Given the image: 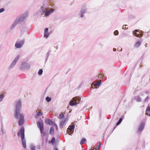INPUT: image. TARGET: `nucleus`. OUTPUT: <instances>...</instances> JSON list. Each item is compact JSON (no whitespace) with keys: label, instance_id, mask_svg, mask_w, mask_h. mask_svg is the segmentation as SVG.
<instances>
[{"label":"nucleus","instance_id":"nucleus-1","mask_svg":"<svg viewBox=\"0 0 150 150\" xmlns=\"http://www.w3.org/2000/svg\"><path fill=\"white\" fill-rule=\"evenodd\" d=\"M13 104L15 107V113H14L15 117L17 119H20L18 124L19 126H21L24 123V115L20 113L22 107L21 101L20 100H16Z\"/></svg>","mask_w":150,"mask_h":150},{"label":"nucleus","instance_id":"nucleus-2","mask_svg":"<svg viewBox=\"0 0 150 150\" xmlns=\"http://www.w3.org/2000/svg\"><path fill=\"white\" fill-rule=\"evenodd\" d=\"M17 135L18 137L21 136V143L23 147L26 148V139L25 137V129L23 126H22L17 132Z\"/></svg>","mask_w":150,"mask_h":150},{"label":"nucleus","instance_id":"nucleus-3","mask_svg":"<svg viewBox=\"0 0 150 150\" xmlns=\"http://www.w3.org/2000/svg\"><path fill=\"white\" fill-rule=\"evenodd\" d=\"M28 13L27 12H25L21 16L17 18L13 23L11 26L10 29H13L18 23L23 21L25 19L28 17Z\"/></svg>","mask_w":150,"mask_h":150},{"label":"nucleus","instance_id":"nucleus-4","mask_svg":"<svg viewBox=\"0 0 150 150\" xmlns=\"http://www.w3.org/2000/svg\"><path fill=\"white\" fill-rule=\"evenodd\" d=\"M47 5L44 4L41 8L36 12V15L38 17H41L44 14V12L47 10Z\"/></svg>","mask_w":150,"mask_h":150},{"label":"nucleus","instance_id":"nucleus-5","mask_svg":"<svg viewBox=\"0 0 150 150\" xmlns=\"http://www.w3.org/2000/svg\"><path fill=\"white\" fill-rule=\"evenodd\" d=\"M81 98L78 96H76L72 98V101L71 100L69 104L70 106L76 105L78 103H79L81 100Z\"/></svg>","mask_w":150,"mask_h":150},{"label":"nucleus","instance_id":"nucleus-6","mask_svg":"<svg viewBox=\"0 0 150 150\" xmlns=\"http://www.w3.org/2000/svg\"><path fill=\"white\" fill-rule=\"evenodd\" d=\"M30 66L29 63L24 62L22 63L20 67V69L21 70H28L30 68Z\"/></svg>","mask_w":150,"mask_h":150},{"label":"nucleus","instance_id":"nucleus-7","mask_svg":"<svg viewBox=\"0 0 150 150\" xmlns=\"http://www.w3.org/2000/svg\"><path fill=\"white\" fill-rule=\"evenodd\" d=\"M141 32L140 33L139 30H135L132 32V33L135 36L137 37L140 38L143 36V33L142 31H141Z\"/></svg>","mask_w":150,"mask_h":150},{"label":"nucleus","instance_id":"nucleus-8","mask_svg":"<svg viewBox=\"0 0 150 150\" xmlns=\"http://www.w3.org/2000/svg\"><path fill=\"white\" fill-rule=\"evenodd\" d=\"M37 124L40 131L44 130L43 123L42 120L41 118L40 119V121L37 122Z\"/></svg>","mask_w":150,"mask_h":150},{"label":"nucleus","instance_id":"nucleus-9","mask_svg":"<svg viewBox=\"0 0 150 150\" xmlns=\"http://www.w3.org/2000/svg\"><path fill=\"white\" fill-rule=\"evenodd\" d=\"M19 57H20L19 55H18L16 57L14 61L11 64L9 67V68H12L13 67L15 66V65L16 64L17 62L18 61V59L19 58Z\"/></svg>","mask_w":150,"mask_h":150},{"label":"nucleus","instance_id":"nucleus-10","mask_svg":"<svg viewBox=\"0 0 150 150\" xmlns=\"http://www.w3.org/2000/svg\"><path fill=\"white\" fill-rule=\"evenodd\" d=\"M145 123L144 122H142L138 128V131L139 132L142 131L144 129L145 127Z\"/></svg>","mask_w":150,"mask_h":150},{"label":"nucleus","instance_id":"nucleus-11","mask_svg":"<svg viewBox=\"0 0 150 150\" xmlns=\"http://www.w3.org/2000/svg\"><path fill=\"white\" fill-rule=\"evenodd\" d=\"M24 41L21 40L19 42H16L15 44V46L16 48H19L21 47L24 44Z\"/></svg>","mask_w":150,"mask_h":150},{"label":"nucleus","instance_id":"nucleus-12","mask_svg":"<svg viewBox=\"0 0 150 150\" xmlns=\"http://www.w3.org/2000/svg\"><path fill=\"white\" fill-rule=\"evenodd\" d=\"M45 122L47 125H53L54 124V122H53L50 119L47 118L45 120Z\"/></svg>","mask_w":150,"mask_h":150},{"label":"nucleus","instance_id":"nucleus-13","mask_svg":"<svg viewBox=\"0 0 150 150\" xmlns=\"http://www.w3.org/2000/svg\"><path fill=\"white\" fill-rule=\"evenodd\" d=\"M86 7L85 6H83L81 8V18H83L84 16L83 14L86 12Z\"/></svg>","mask_w":150,"mask_h":150},{"label":"nucleus","instance_id":"nucleus-14","mask_svg":"<svg viewBox=\"0 0 150 150\" xmlns=\"http://www.w3.org/2000/svg\"><path fill=\"white\" fill-rule=\"evenodd\" d=\"M123 117H124V116H121V117L120 118L119 120H118V121L117 122V123L116 124V126L114 127V129H113L112 132L116 128V127L117 126H118V125H119L121 123V122H122V121L123 120Z\"/></svg>","mask_w":150,"mask_h":150},{"label":"nucleus","instance_id":"nucleus-15","mask_svg":"<svg viewBox=\"0 0 150 150\" xmlns=\"http://www.w3.org/2000/svg\"><path fill=\"white\" fill-rule=\"evenodd\" d=\"M146 74L145 73L144 70H142L139 74V75H138V77H139L140 76H141L142 79L146 75Z\"/></svg>","mask_w":150,"mask_h":150},{"label":"nucleus","instance_id":"nucleus-16","mask_svg":"<svg viewBox=\"0 0 150 150\" xmlns=\"http://www.w3.org/2000/svg\"><path fill=\"white\" fill-rule=\"evenodd\" d=\"M145 115L150 116V106L148 105L146 109Z\"/></svg>","mask_w":150,"mask_h":150},{"label":"nucleus","instance_id":"nucleus-17","mask_svg":"<svg viewBox=\"0 0 150 150\" xmlns=\"http://www.w3.org/2000/svg\"><path fill=\"white\" fill-rule=\"evenodd\" d=\"M54 133V129L53 127H51L50 131V134L51 135H53Z\"/></svg>","mask_w":150,"mask_h":150},{"label":"nucleus","instance_id":"nucleus-18","mask_svg":"<svg viewBox=\"0 0 150 150\" xmlns=\"http://www.w3.org/2000/svg\"><path fill=\"white\" fill-rule=\"evenodd\" d=\"M40 133L42 135H41L42 137L46 136V137L48 136L49 134L48 133H46V132H44V130H41L40 131Z\"/></svg>","mask_w":150,"mask_h":150},{"label":"nucleus","instance_id":"nucleus-19","mask_svg":"<svg viewBox=\"0 0 150 150\" xmlns=\"http://www.w3.org/2000/svg\"><path fill=\"white\" fill-rule=\"evenodd\" d=\"M43 113L42 112H38L36 114V115H35V118H38V117L40 116H42L43 115Z\"/></svg>","mask_w":150,"mask_h":150},{"label":"nucleus","instance_id":"nucleus-20","mask_svg":"<svg viewBox=\"0 0 150 150\" xmlns=\"http://www.w3.org/2000/svg\"><path fill=\"white\" fill-rule=\"evenodd\" d=\"M1 131L3 134H6V131L3 128V125L2 123H1Z\"/></svg>","mask_w":150,"mask_h":150},{"label":"nucleus","instance_id":"nucleus-21","mask_svg":"<svg viewBox=\"0 0 150 150\" xmlns=\"http://www.w3.org/2000/svg\"><path fill=\"white\" fill-rule=\"evenodd\" d=\"M64 123L65 122L64 121H61L59 123L60 128L61 129H62L63 127Z\"/></svg>","mask_w":150,"mask_h":150},{"label":"nucleus","instance_id":"nucleus-22","mask_svg":"<svg viewBox=\"0 0 150 150\" xmlns=\"http://www.w3.org/2000/svg\"><path fill=\"white\" fill-rule=\"evenodd\" d=\"M50 52H51V50H50L48 51V52L46 54V57H45V62H46L47 61V60L48 59V57L50 54Z\"/></svg>","mask_w":150,"mask_h":150},{"label":"nucleus","instance_id":"nucleus-23","mask_svg":"<svg viewBox=\"0 0 150 150\" xmlns=\"http://www.w3.org/2000/svg\"><path fill=\"white\" fill-rule=\"evenodd\" d=\"M86 141V139L85 138H83L81 140L80 144L81 145L83 144Z\"/></svg>","mask_w":150,"mask_h":150},{"label":"nucleus","instance_id":"nucleus-24","mask_svg":"<svg viewBox=\"0 0 150 150\" xmlns=\"http://www.w3.org/2000/svg\"><path fill=\"white\" fill-rule=\"evenodd\" d=\"M141 43L140 41H137L135 44V46L136 47H138L140 45Z\"/></svg>","mask_w":150,"mask_h":150},{"label":"nucleus","instance_id":"nucleus-25","mask_svg":"<svg viewBox=\"0 0 150 150\" xmlns=\"http://www.w3.org/2000/svg\"><path fill=\"white\" fill-rule=\"evenodd\" d=\"M75 127V125H70L69 126L70 130H74Z\"/></svg>","mask_w":150,"mask_h":150},{"label":"nucleus","instance_id":"nucleus-26","mask_svg":"<svg viewBox=\"0 0 150 150\" xmlns=\"http://www.w3.org/2000/svg\"><path fill=\"white\" fill-rule=\"evenodd\" d=\"M64 114L63 113H61L59 116V118L60 119H62L64 117Z\"/></svg>","mask_w":150,"mask_h":150},{"label":"nucleus","instance_id":"nucleus-27","mask_svg":"<svg viewBox=\"0 0 150 150\" xmlns=\"http://www.w3.org/2000/svg\"><path fill=\"white\" fill-rule=\"evenodd\" d=\"M51 141L52 142V144L53 145L55 141V138L54 137H52V139L51 140Z\"/></svg>","mask_w":150,"mask_h":150},{"label":"nucleus","instance_id":"nucleus-28","mask_svg":"<svg viewBox=\"0 0 150 150\" xmlns=\"http://www.w3.org/2000/svg\"><path fill=\"white\" fill-rule=\"evenodd\" d=\"M44 13H45V15L46 16H48L51 14L50 12L47 11H45Z\"/></svg>","mask_w":150,"mask_h":150},{"label":"nucleus","instance_id":"nucleus-29","mask_svg":"<svg viewBox=\"0 0 150 150\" xmlns=\"http://www.w3.org/2000/svg\"><path fill=\"white\" fill-rule=\"evenodd\" d=\"M45 99L47 102H49L51 101V98L47 96L46 97Z\"/></svg>","mask_w":150,"mask_h":150},{"label":"nucleus","instance_id":"nucleus-30","mask_svg":"<svg viewBox=\"0 0 150 150\" xmlns=\"http://www.w3.org/2000/svg\"><path fill=\"white\" fill-rule=\"evenodd\" d=\"M49 34L48 32L44 33V37L46 38H47L49 36Z\"/></svg>","mask_w":150,"mask_h":150},{"label":"nucleus","instance_id":"nucleus-31","mask_svg":"<svg viewBox=\"0 0 150 150\" xmlns=\"http://www.w3.org/2000/svg\"><path fill=\"white\" fill-rule=\"evenodd\" d=\"M43 72V70L42 69H39L38 74L39 75H41L42 74Z\"/></svg>","mask_w":150,"mask_h":150},{"label":"nucleus","instance_id":"nucleus-32","mask_svg":"<svg viewBox=\"0 0 150 150\" xmlns=\"http://www.w3.org/2000/svg\"><path fill=\"white\" fill-rule=\"evenodd\" d=\"M101 142H99L97 145V146L98 147V150H99V149H100L101 146Z\"/></svg>","mask_w":150,"mask_h":150},{"label":"nucleus","instance_id":"nucleus-33","mask_svg":"<svg viewBox=\"0 0 150 150\" xmlns=\"http://www.w3.org/2000/svg\"><path fill=\"white\" fill-rule=\"evenodd\" d=\"M136 100L137 102H140L142 101V100L141 98L139 96L138 99Z\"/></svg>","mask_w":150,"mask_h":150},{"label":"nucleus","instance_id":"nucleus-34","mask_svg":"<svg viewBox=\"0 0 150 150\" xmlns=\"http://www.w3.org/2000/svg\"><path fill=\"white\" fill-rule=\"evenodd\" d=\"M149 96H147L146 98H145V99L144 100V103H147L148 101V100H149Z\"/></svg>","mask_w":150,"mask_h":150},{"label":"nucleus","instance_id":"nucleus-35","mask_svg":"<svg viewBox=\"0 0 150 150\" xmlns=\"http://www.w3.org/2000/svg\"><path fill=\"white\" fill-rule=\"evenodd\" d=\"M53 125L55 127L56 130H57V131L58 130L57 125L55 123V122H54V124Z\"/></svg>","mask_w":150,"mask_h":150},{"label":"nucleus","instance_id":"nucleus-36","mask_svg":"<svg viewBox=\"0 0 150 150\" xmlns=\"http://www.w3.org/2000/svg\"><path fill=\"white\" fill-rule=\"evenodd\" d=\"M114 35H118L119 34V32H118V31L117 30H115L114 32Z\"/></svg>","mask_w":150,"mask_h":150},{"label":"nucleus","instance_id":"nucleus-37","mask_svg":"<svg viewBox=\"0 0 150 150\" xmlns=\"http://www.w3.org/2000/svg\"><path fill=\"white\" fill-rule=\"evenodd\" d=\"M30 148L31 150H35V146H31Z\"/></svg>","mask_w":150,"mask_h":150},{"label":"nucleus","instance_id":"nucleus-38","mask_svg":"<svg viewBox=\"0 0 150 150\" xmlns=\"http://www.w3.org/2000/svg\"><path fill=\"white\" fill-rule=\"evenodd\" d=\"M71 130H70V131H68L67 130V132L68 133V134H69V135H71V134H73V132H74V131H73V132H72L71 131Z\"/></svg>","mask_w":150,"mask_h":150},{"label":"nucleus","instance_id":"nucleus-39","mask_svg":"<svg viewBox=\"0 0 150 150\" xmlns=\"http://www.w3.org/2000/svg\"><path fill=\"white\" fill-rule=\"evenodd\" d=\"M101 83V82L100 81L97 83V84H96V85L97 86L99 87Z\"/></svg>","mask_w":150,"mask_h":150},{"label":"nucleus","instance_id":"nucleus-40","mask_svg":"<svg viewBox=\"0 0 150 150\" xmlns=\"http://www.w3.org/2000/svg\"><path fill=\"white\" fill-rule=\"evenodd\" d=\"M48 28H45L44 30V33H46L48 32Z\"/></svg>","mask_w":150,"mask_h":150},{"label":"nucleus","instance_id":"nucleus-41","mask_svg":"<svg viewBox=\"0 0 150 150\" xmlns=\"http://www.w3.org/2000/svg\"><path fill=\"white\" fill-rule=\"evenodd\" d=\"M5 9L4 8H1L0 9V13L4 11Z\"/></svg>","mask_w":150,"mask_h":150},{"label":"nucleus","instance_id":"nucleus-42","mask_svg":"<svg viewBox=\"0 0 150 150\" xmlns=\"http://www.w3.org/2000/svg\"><path fill=\"white\" fill-rule=\"evenodd\" d=\"M118 51H121L122 50V48L121 47H119L117 48Z\"/></svg>","mask_w":150,"mask_h":150},{"label":"nucleus","instance_id":"nucleus-43","mask_svg":"<svg viewBox=\"0 0 150 150\" xmlns=\"http://www.w3.org/2000/svg\"><path fill=\"white\" fill-rule=\"evenodd\" d=\"M4 97V96L3 94H1L0 95V98H1V99H3V98Z\"/></svg>","mask_w":150,"mask_h":150},{"label":"nucleus","instance_id":"nucleus-44","mask_svg":"<svg viewBox=\"0 0 150 150\" xmlns=\"http://www.w3.org/2000/svg\"><path fill=\"white\" fill-rule=\"evenodd\" d=\"M53 149L54 150H58V148L57 147H55V146H54Z\"/></svg>","mask_w":150,"mask_h":150},{"label":"nucleus","instance_id":"nucleus-45","mask_svg":"<svg viewBox=\"0 0 150 150\" xmlns=\"http://www.w3.org/2000/svg\"><path fill=\"white\" fill-rule=\"evenodd\" d=\"M68 120V118H65V119H64V121H64V122H66Z\"/></svg>","mask_w":150,"mask_h":150},{"label":"nucleus","instance_id":"nucleus-46","mask_svg":"<svg viewBox=\"0 0 150 150\" xmlns=\"http://www.w3.org/2000/svg\"><path fill=\"white\" fill-rule=\"evenodd\" d=\"M36 148L38 149H40V146H36Z\"/></svg>","mask_w":150,"mask_h":150},{"label":"nucleus","instance_id":"nucleus-47","mask_svg":"<svg viewBox=\"0 0 150 150\" xmlns=\"http://www.w3.org/2000/svg\"><path fill=\"white\" fill-rule=\"evenodd\" d=\"M48 140V136H47V137H46V138L45 139V141H46V142H47Z\"/></svg>","mask_w":150,"mask_h":150},{"label":"nucleus","instance_id":"nucleus-48","mask_svg":"<svg viewBox=\"0 0 150 150\" xmlns=\"http://www.w3.org/2000/svg\"><path fill=\"white\" fill-rule=\"evenodd\" d=\"M54 11V9H52L50 11V13H52Z\"/></svg>","mask_w":150,"mask_h":150},{"label":"nucleus","instance_id":"nucleus-49","mask_svg":"<svg viewBox=\"0 0 150 150\" xmlns=\"http://www.w3.org/2000/svg\"><path fill=\"white\" fill-rule=\"evenodd\" d=\"M101 76H102V77H103L104 76V75L103 74H102V75L100 74L99 76V77H100Z\"/></svg>","mask_w":150,"mask_h":150},{"label":"nucleus","instance_id":"nucleus-50","mask_svg":"<svg viewBox=\"0 0 150 150\" xmlns=\"http://www.w3.org/2000/svg\"><path fill=\"white\" fill-rule=\"evenodd\" d=\"M113 50L114 52H115L116 51V49L115 48L113 49Z\"/></svg>","mask_w":150,"mask_h":150},{"label":"nucleus","instance_id":"nucleus-51","mask_svg":"<svg viewBox=\"0 0 150 150\" xmlns=\"http://www.w3.org/2000/svg\"><path fill=\"white\" fill-rule=\"evenodd\" d=\"M81 84H80L79 86L78 87V88H80L81 87Z\"/></svg>","mask_w":150,"mask_h":150},{"label":"nucleus","instance_id":"nucleus-52","mask_svg":"<svg viewBox=\"0 0 150 150\" xmlns=\"http://www.w3.org/2000/svg\"><path fill=\"white\" fill-rule=\"evenodd\" d=\"M48 143L49 144H50V143H52V142L51 141V140H49L48 142Z\"/></svg>","mask_w":150,"mask_h":150},{"label":"nucleus","instance_id":"nucleus-53","mask_svg":"<svg viewBox=\"0 0 150 150\" xmlns=\"http://www.w3.org/2000/svg\"><path fill=\"white\" fill-rule=\"evenodd\" d=\"M2 100V99L0 98V102H1Z\"/></svg>","mask_w":150,"mask_h":150},{"label":"nucleus","instance_id":"nucleus-54","mask_svg":"<svg viewBox=\"0 0 150 150\" xmlns=\"http://www.w3.org/2000/svg\"><path fill=\"white\" fill-rule=\"evenodd\" d=\"M101 114H100V115H99V117H101Z\"/></svg>","mask_w":150,"mask_h":150},{"label":"nucleus","instance_id":"nucleus-55","mask_svg":"<svg viewBox=\"0 0 150 150\" xmlns=\"http://www.w3.org/2000/svg\"><path fill=\"white\" fill-rule=\"evenodd\" d=\"M89 150H94L92 148H91V149H89Z\"/></svg>","mask_w":150,"mask_h":150},{"label":"nucleus","instance_id":"nucleus-56","mask_svg":"<svg viewBox=\"0 0 150 150\" xmlns=\"http://www.w3.org/2000/svg\"><path fill=\"white\" fill-rule=\"evenodd\" d=\"M122 28L123 29H124V28L123 26V27H122Z\"/></svg>","mask_w":150,"mask_h":150},{"label":"nucleus","instance_id":"nucleus-57","mask_svg":"<svg viewBox=\"0 0 150 150\" xmlns=\"http://www.w3.org/2000/svg\"><path fill=\"white\" fill-rule=\"evenodd\" d=\"M125 26H127V25H125Z\"/></svg>","mask_w":150,"mask_h":150},{"label":"nucleus","instance_id":"nucleus-58","mask_svg":"<svg viewBox=\"0 0 150 150\" xmlns=\"http://www.w3.org/2000/svg\"><path fill=\"white\" fill-rule=\"evenodd\" d=\"M149 81H150V78L149 79Z\"/></svg>","mask_w":150,"mask_h":150},{"label":"nucleus","instance_id":"nucleus-59","mask_svg":"<svg viewBox=\"0 0 150 150\" xmlns=\"http://www.w3.org/2000/svg\"><path fill=\"white\" fill-rule=\"evenodd\" d=\"M126 27H127V26H126V27H125V28H126Z\"/></svg>","mask_w":150,"mask_h":150},{"label":"nucleus","instance_id":"nucleus-60","mask_svg":"<svg viewBox=\"0 0 150 150\" xmlns=\"http://www.w3.org/2000/svg\"><path fill=\"white\" fill-rule=\"evenodd\" d=\"M126 27H127V26H126V27H125V28H126Z\"/></svg>","mask_w":150,"mask_h":150},{"label":"nucleus","instance_id":"nucleus-61","mask_svg":"<svg viewBox=\"0 0 150 150\" xmlns=\"http://www.w3.org/2000/svg\"><path fill=\"white\" fill-rule=\"evenodd\" d=\"M1 146V144H0V147Z\"/></svg>","mask_w":150,"mask_h":150}]
</instances>
